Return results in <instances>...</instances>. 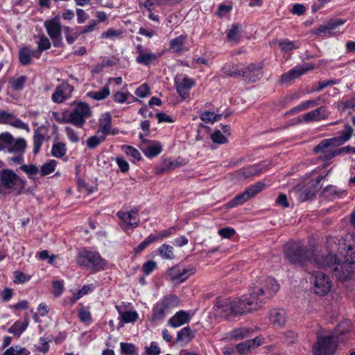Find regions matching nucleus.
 <instances>
[{
    "mask_svg": "<svg viewBox=\"0 0 355 355\" xmlns=\"http://www.w3.org/2000/svg\"><path fill=\"white\" fill-rule=\"evenodd\" d=\"M214 310L216 316L224 318L243 314L238 298L218 299L214 306Z\"/></svg>",
    "mask_w": 355,
    "mask_h": 355,
    "instance_id": "0eeeda50",
    "label": "nucleus"
},
{
    "mask_svg": "<svg viewBox=\"0 0 355 355\" xmlns=\"http://www.w3.org/2000/svg\"><path fill=\"white\" fill-rule=\"evenodd\" d=\"M29 354L30 352L25 347L15 345L7 349L2 355H29Z\"/></svg>",
    "mask_w": 355,
    "mask_h": 355,
    "instance_id": "8fccbe9b",
    "label": "nucleus"
},
{
    "mask_svg": "<svg viewBox=\"0 0 355 355\" xmlns=\"http://www.w3.org/2000/svg\"><path fill=\"white\" fill-rule=\"evenodd\" d=\"M297 195L300 202H304L311 199L315 196V193L308 188L304 187L297 191Z\"/></svg>",
    "mask_w": 355,
    "mask_h": 355,
    "instance_id": "e2e57ef3",
    "label": "nucleus"
},
{
    "mask_svg": "<svg viewBox=\"0 0 355 355\" xmlns=\"http://www.w3.org/2000/svg\"><path fill=\"white\" fill-rule=\"evenodd\" d=\"M158 254L164 259H173L174 258L173 248L168 244H163L157 249Z\"/></svg>",
    "mask_w": 355,
    "mask_h": 355,
    "instance_id": "a18cd8bd",
    "label": "nucleus"
},
{
    "mask_svg": "<svg viewBox=\"0 0 355 355\" xmlns=\"http://www.w3.org/2000/svg\"><path fill=\"white\" fill-rule=\"evenodd\" d=\"M98 134L107 137L110 135L112 126V116L109 112L102 114L98 120Z\"/></svg>",
    "mask_w": 355,
    "mask_h": 355,
    "instance_id": "a878e982",
    "label": "nucleus"
},
{
    "mask_svg": "<svg viewBox=\"0 0 355 355\" xmlns=\"http://www.w3.org/2000/svg\"><path fill=\"white\" fill-rule=\"evenodd\" d=\"M73 90V86L67 82H63L56 87L52 94L51 99L55 103H61L71 97Z\"/></svg>",
    "mask_w": 355,
    "mask_h": 355,
    "instance_id": "f3484780",
    "label": "nucleus"
},
{
    "mask_svg": "<svg viewBox=\"0 0 355 355\" xmlns=\"http://www.w3.org/2000/svg\"><path fill=\"white\" fill-rule=\"evenodd\" d=\"M67 151V145L65 143L58 141L53 144L51 148V155L56 158L63 157Z\"/></svg>",
    "mask_w": 355,
    "mask_h": 355,
    "instance_id": "79ce46f5",
    "label": "nucleus"
},
{
    "mask_svg": "<svg viewBox=\"0 0 355 355\" xmlns=\"http://www.w3.org/2000/svg\"><path fill=\"white\" fill-rule=\"evenodd\" d=\"M121 353L122 355H138V349L134 344L121 343Z\"/></svg>",
    "mask_w": 355,
    "mask_h": 355,
    "instance_id": "3c124183",
    "label": "nucleus"
},
{
    "mask_svg": "<svg viewBox=\"0 0 355 355\" xmlns=\"http://www.w3.org/2000/svg\"><path fill=\"white\" fill-rule=\"evenodd\" d=\"M260 173V168L257 166H250L241 168L236 172V177L239 180L257 175Z\"/></svg>",
    "mask_w": 355,
    "mask_h": 355,
    "instance_id": "473e14b6",
    "label": "nucleus"
},
{
    "mask_svg": "<svg viewBox=\"0 0 355 355\" xmlns=\"http://www.w3.org/2000/svg\"><path fill=\"white\" fill-rule=\"evenodd\" d=\"M286 312L283 309H274L269 312L270 323L277 327H283L286 323Z\"/></svg>",
    "mask_w": 355,
    "mask_h": 355,
    "instance_id": "cd10ccee",
    "label": "nucleus"
},
{
    "mask_svg": "<svg viewBox=\"0 0 355 355\" xmlns=\"http://www.w3.org/2000/svg\"><path fill=\"white\" fill-rule=\"evenodd\" d=\"M284 251L289 261L293 263H310L318 268H331L336 279L342 282L352 277L354 268L355 245H347L345 261L334 257L331 253L323 252L318 248L306 249L300 241L288 243Z\"/></svg>",
    "mask_w": 355,
    "mask_h": 355,
    "instance_id": "f257e3e1",
    "label": "nucleus"
},
{
    "mask_svg": "<svg viewBox=\"0 0 355 355\" xmlns=\"http://www.w3.org/2000/svg\"><path fill=\"white\" fill-rule=\"evenodd\" d=\"M37 52H40V56L43 51L48 50L51 48V42L49 39L44 35L40 36L39 41L37 42Z\"/></svg>",
    "mask_w": 355,
    "mask_h": 355,
    "instance_id": "052dcab7",
    "label": "nucleus"
},
{
    "mask_svg": "<svg viewBox=\"0 0 355 355\" xmlns=\"http://www.w3.org/2000/svg\"><path fill=\"white\" fill-rule=\"evenodd\" d=\"M180 1L181 0H146L144 3V6L150 7L152 5H155L160 9L161 13L166 15L171 7L179 3Z\"/></svg>",
    "mask_w": 355,
    "mask_h": 355,
    "instance_id": "bb28decb",
    "label": "nucleus"
},
{
    "mask_svg": "<svg viewBox=\"0 0 355 355\" xmlns=\"http://www.w3.org/2000/svg\"><path fill=\"white\" fill-rule=\"evenodd\" d=\"M12 137L13 136L8 132H4L0 134V151H7L10 142L12 141Z\"/></svg>",
    "mask_w": 355,
    "mask_h": 355,
    "instance_id": "864d4df0",
    "label": "nucleus"
},
{
    "mask_svg": "<svg viewBox=\"0 0 355 355\" xmlns=\"http://www.w3.org/2000/svg\"><path fill=\"white\" fill-rule=\"evenodd\" d=\"M194 333L189 327H185L177 334L176 341L188 343L194 338Z\"/></svg>",
    "mask_w": 355,
    "mask_h": 355,
    "instance_id": "a19ab883",
    "label": "nucleus"
},
{
    "mask_svg": "<svg viewBox=\"0 0 355 355\" xmlns=\"http://www.w3.org/2000/svg\"><path fill=\"white\" fill-rule=\"evenodd\" d=\"M40 52L31 50L28 47H23L19 51V60L21 64L27 65L31 63L32 58H39Z\"/></svg>",
    "mask_w": 355,
    "mask_h": 355,
    "instance_id": "c85d7f7f",
    "label": "nucleus"
},
{
    "mask_svg": "<svg viewBox=\"0 0 355 355\" xmlns=\"http://www.w3.org/2000/svg\"><path fill=\"white\" fill-rule=\"evenodd\" d=\"M236 350L239 353L241 354H247L249 352H250L252 350H253L252 347L251 346V344L248 340H246L245 342L239 343L236 347Z\"/></svg>",
    "mask_w": 355,
    "mask_h": 355,
    "instance_id": "774afa93",
    "label": "nucleus"
},
{
    "mask_svg": "<svg viewBox=\"0 0 355 355\" xmlns=\"http://www.w3.org/2000/svg\"><path fill=\"white\" fill-rule=\"evenodd\" d=\"M0 123L8 124L14 128L24 130L27 132H30V128L28 123L23 122L12 113L6 111H0Z\"/></svg>",
    "mask_w": 355,
    "mask_h": 355,
    "instance_id": "aec40b11",
    "label": "nucleus"
},
{
    "mask_svg": "<svg viewBox=\"0 0 355 355\" xmlns=\"http://www.w3.org/2000/svg\"><path fill=\"white\" fill-rule=\"evenodd\" d=\"M261 288L263 289L265 298H270L277 293L279 285L274 278L268 277L264 281L263 287Z\"/></svg>",
    "mask_w": 355,
    "mask_h": 355,
    "instance_id": "c756f323",
    "label": "nucleus"
},
{
    "mask_svg": "<svg viewBox=\"0 0 355 355\" xmlns=\"http://www.w3.org/2000/svg\"><path fill=\"white\" fill-rule=\"evenodd\" d=\"M168 311V310L166 309L160 302H157L153 308V321L163 320Z\"/></svg>",
    "mask_w": 355,
    "mask_h": 355,
    "instance_id": "37998d69",
    "label": "nucleus"
},
{
    "mask_svg": "<svg viewBox=\"0 0 355 355\" xmlns=\"http://www.w3.org/2000/svg\"><path fill=\"white\" fill-rule=\"evenodd\" d=\"M136 53H137L136 62L145 66L151 64L157 60L161 55V54L154 53L149 49H145L141 44L137 45Z\"/></svg>",
    "mask_w": 355,
    "mask_h": 355,
    "instance_id": "6ab92c4d",
    "label": "nucleus"
},
{
    "mask_svg": "<svg viewBox=\"0 0 355 355\" xmlns=\"http://www.w3.org/2000/svg\"><path fill=\"white\" fill-rule=\"evenodd\" d=\"M76 262L79 266L86 268L92 272L104 270L107 265L106 261L101 257L98 252L89 251L86 249L79 251Z\"/></svg>",
    "mask_w": 355,
    "mask_h": 355,
    "instance_id": "20e7f679",
    "label": "nucleus"
},
{
    "mask_svg": "<svg viewBox=\"0 0 355 355\" xmlns=\"http://www.w3.org/2000/svg\"><path fill=\"white\" fill-rule=\"evenodd\" d=\"M279 46L283 52H290L293 49H297L300 47L297 42L290 41L287 39L279 41Z\"/></svg>",
    "mask_w": 355,
    "mask_h": 355,
    "instance_id": "09e8293b",
    "label": "nucleus"
},
{
    "mask_svg": "<svg viewBox=\"0 0 355 355\" xmlns=\"http://www.w3.org/2000/svg\"><path fill=\"white\" fill-rule=\"evenodd\" d=\"M252 332L253 329L252 328L242 327L232 330L230 336L232 338L241 340L250 336Z\"/></svg>",
    "mask_w": 355,
    "mask_h": 355,
    "instance_id": "ea45409f",
    "label": "nucleus"
},
{
    "mask_svg": "<svg viewBox=\"0 0 355 355\" xmlns=\"http://www.w3.org/2000/svg\"><path fill=\"white\" fill-rule=\"evenodd\" d=\"M243 314L259 310L264 304V291L259 286L253 287L250 293L238 298Z\"/></svg>",
    "mask_w": 355,
    "mask_h": 355,
    "instance_id": "39448f33",
    "label": "nucleus"
},
{
    "mask_svg": "<svg viewBox=\"0 0 355 355\" xmlns=\"http://www.w3.org/2000/svg\"><path fill=\"white\" fill-rule=\"evenodd\" d=\"M187 41V35H180L172 39L169 42L168 51L178 54L189 51L190 47L186 46Z\"/></svg>",
    "mask_w": 355,
    "mask_h": 355,
    "instance_id": "5701e85b",
    "label": "nucleus"
},
{
    "mask_svg": "<svg viewBox=\"0 0 355 355\" xmlns=\"http://www.w3.org/2000/svg\"><path fill=\"white\" fill-rule=\"evenodd\" d=\"M262 65L261 64H250L240 69V76L247 83H254L262 77Z\"/></svg>",
    "mask_w": 355,
    "mask_h": 355,
    "instance_id": "2eb2a0df",
    "label": "nucleus"
},
{
    "mask_svg": "<svg viewBox=\"0 0 355 355\" xmlns=\"http://www.w3.org/2000/svg\"><path fill=\"white\" fill-rule=\"evenodd\" d=\"M110 94V87L105 85L101 89L94 92H89L86 96L95 101H102L107 98Z\"/></svg>",
    "mask_w": 355,
    "mask_h": 355,
    "instance_id": "e433bc0d",
    "label": "nucleus"
},
{
    "mask_svg": "<svg viewBox=\"0 0 355 355\" xmlns=\"http://www.w3.org/2000/svg\"><path fill=\"white\" fill-rule=\"evenodd\" d=\"M196 85V81L186 76L175 79V86L177 92L182 99L184 100L189 96L190 89Z\"/></svg>",
    "mask_w": 355,
    "mask_h": 355,
    "instance_id": "a211bd4d",
    "label": "nucleus"
},
{
    "mask_svg": "<svg viewBox=\"0 0 355 355\" xmlns=\"http://www.w3.org/2000/svg\"><path fill=\"white\" fill-rule=\"evenodd\" d=\"M52 288L53 295L57 297H60L64 291V281H53L52 282Z\"/></svg>",
    "mask_w": 355,
    "mask_h": 355,
    "instance_id": "338daca9",
    "label": "nucleus"
},
{
    "mask_svg": "<svg viewBox=\"0 0 355 355\" xmlns=\"http://www.w3.org/2000/svg\"><path fill=\"white\" fill-rule=\"evenodd\" d=\"M144 154L148 158L159 155L162 151V146L157 141H147L141 148Z\"/></svg>",
    "mask_w": 355,
    "mask_h": 355,
    "instance_id": "393cba45",
    "label": "nucleus"
},
{
    "mask_svg": "<svg viewBox=\"0 0 355 355\" xmlns=\"http://www.w3.org/2000/svg\"><path fill=\"white\" fill-rule=\"evenodd\" d=\"M353 132V128L350 125H346L343 130L341 131L340 135L338 137H332V139L337 144V145L340 146L350 139Z\"/></svg>",
    "mask_w": 355,
    "mask_h": 355,
    "instance_id": "4c0bfd02",
    "label": "nucleus"
},
{
    "mask_svg": "<svg viewBox=\"0 0 355 355\" xmlns=\"http://www.w3.org/2000/svg\"><path fill=\"white\" fill-rule=\"evenodd\" d=\"M181 165L178 160H173L171 158L165 159L155 168V172L157 174H163L166 171L174 170Z\"/></svg>",
    "mask_w": 355,
    "mask_h": 355,
    "instance_id": "7c9ffc66",
    "label": "nucleus"
},
{
    "mask_svg": "<svg viewBox=\"0 0 355 355\" xmlns=\"http://www.w3.org/2000/svg\"><path fill=\"white\" fill-rule=\"evenodd\" d=\"M64 132L68 139L72 143H77L80 140L79 134L71 127H65Z\"/></svg>",
    "mask_w": 355,
    "mask_h": 355,
    "instance_id": "69168bd1",
    "label": "nucleus"
},
{
    "mask_svg": "<svg viewBox=\"0 0 355 355\" xmlns=\"http://www.w3.org/2000/svg\"><path fill=\"white\" fill-rule=\"evenodd\" d=\"M338 146L332 138L322 140L313 151L322 160H329L340 154L336 147Z\"/></svg>",
    "mask_w": 355,
    "mask_h": 355,
    "instance_id": "1a4fd4ad",
    "label": "nucleus"
},
{
    "mask_svg": "<svg viewBox=\"0 0 355 355\" xmlns=\"http://www.w3.org/2000/svg\"><path fill=\"white\" fill-rule=\"evenodd\" d=\"M116 216L120 219V227L126 233H128L129 230L135 229L139 225L140 219L136 211L121 210L116 213Z\"/></svg>",
    "mask_w": 355,
    "mask_h": 355,
    "instance_id": "f8f14e48",
    "label": "nucleus"
},
{
    "mask_svg": "<svg viewBox=\"0 0 355 355\" xmlns=\"http://www.w3.org/2000/svg\"><path fill=\"white\" fill-rule=\"evenodd\" d=\"M319 99L320 98L318 99H310L306 101H303L297 106L292 108L289 112L286 113V114H293L314 107L319 104Z\"/></svg>",
    "mask_w": 355,
    "mask_h": 355,
    "instance_id": "f704fd0d",
    "label": "nucleus"
},
{
    "mask_svg": "<svg viewBox=\"0 0 355 355\" xmlns=\"http://www.w3.org/2000/svg\"><path fill=\"white\" fill-rule=\"evenodd\" d=\"M119 320L123 323H133L139 318V314L136 311H125L119 310Z\"/></svg>",
    "mask_w": 355,
    "mask_h": 355,
    "instance_id": "58836bf2",
    "label": "nucleus"
},
{
    "mask_svg": "<svg viewBox=\"0 0 355 355\" xmlns=\"http://www.w3.org/2000/svg\"><path fill=\"white\" fill-rule=\"evenodd\" d=\"M44 26L49 36L52 40L55 46H58L62 42L61 37V23L58 17L46 20Z\"/></svg>",
    "mask_w": 355,
    "mask_h": 355,
    "instance_id": "4468645a",
    "label": "nucleus"
},
{
    "mask_svg": "<svg viewBox=\"0 0 355 355\" xmlns=\"http://www.w3.org/2000/svg\"><path fill=\"white\" fill-rule=\"evenodd\" d=\"M229 40L237 42L240 38L239 27L238 25H233L227 33Z\"/></svg>",
    "mask_w": 355,
    "mask_h": 355,
    "instance_id": "0e129e2a",
    "label": "nucleus"
},
{
    "mask_svg": "<svg viewBox=\"0 0 355 355\" xmlns=\"http://www.w3.org/2000/svg\"><path fill=\"white\" fill-rule=\"evenodd\" d=\"M106 137L102 134L98 135V132L96 135L89 137L87 140V146L89 148H94L98 146L102 141L105 139Z\"/></svg>",
    "mask_w": 355,
    "mask_h": 355,
    "instance_id": "5fc2aeb1",
    "label": "nucleus"
},
{
    "mask_svg": "<svg viewBox=\"0 0 355 355\" xmlns=\"http://www.w3.org/2000/svg\"><path fill=\"white\" fill-rule=\"evenodd\" d=\"M266 185L262 182H258L253 185L247 188L242 193L235 196L227 205L229 208H233L241 205L248 201L251 198L256 196L258 193L261 191Z\"/></svg>",
    "mask_w": 355,
    "mask_h": 355,
    "instance_id": "9d476101",
    "label": "nucleus"
},
{
    "mask_svg": "<svg viewBox=\"0 0 355 355\" xmlns=\"http://www.w3.org/2000/svg\"><path fill=\"white\" fill-rule=\"evenodd\" d=\"M64 32L66 40L69 44H73L79 37L78 32L73 31L69 26H64Z\"/></svg>",
    "mask_w": 355,
    "mask_h": 355,
    "instance_id": "680f3d73",
    "label": "nucleus"
},
{
    "mask_svg": "<svg viewBox=\"0 0 355 355\" xmlns=\"http://www.w3.org/2000/svg\"><path fill=\"white\" fill-rule=\"evenodd\" d=\"M345 23L343 19H329L326 24L320 26L315 31V34L323 37H332L336 35L338 31L337 28Z\"/></svg>",
    "mask_w": 355,
    "mask_h": 355,
    "instance_id": "dca6fc26",
    "label": "nucleus"
},
{
    "mask_svg": "<svg viewBox=\"0 0 355 355\" xmlns=\"http://www.w3.org/2000/svg\"><path fill=\"white\" fill-rule=\"evenodd\" d=\"M27 147L26 141L23 138L15 139L12 137V141L8 146L7 152L9 153L23 154Z\"/></svg>",
    "mask_w": 355,
    "mask_h": 355,
    "instance_id": "2f4dec72",
    "label": "nucleus"
},
{
    "mask_svg": "<svg viewBox=\"0 0 355 355\" xmlns=\"http://www.w3.org/2000/svg\"><path fill=\"white\" fill-rule=\"evenodd\" d=\"M28 324L29 320L28 318H25L24 321L17 320L8 329V332L19 337L27 329Z\"/></svg>",
    "mask_w": 355,
    "mask_h": 355,
    "instance_id": "72a5a7b5",
    "label": "nucleus"
},
{
    "mask_svg": "<svg viewBox=\"0 0 355 355\" xmlns=\"http://www.w3.org/2000/svg\"><path fill=\"white\" fill-rule=\"evenodd\" d=\"M352 329L351 321L349 320L341 322L333 332L317 335L315 343L312 347L313 355H334L340 342Z\"/></svg>",
    "mask_w": 355,
    "mask_h": 355,
    "instance_id": "f03ea898",
    "label": "nucleus"
},
{
    "mask_svg": "<svg viewBox=\"0 0 355 355\" xmlns=\"http://www.w3.org/2000/svg\"><path fill=\"white\" fill-rule=\"evenodd\" d=\"M123 149L128 156L132 158V162L135 163L141 159V154L137 149L131 146H124Z\"/></svg>",
    "mask_w": 355,
    "mask_h": 355,
    "instance_id": "13d9d810",
    "label": "nucleus"
},
{
    "mask_svg": "<svg viewBox=\"0 0 355 355\" xmlns=\"http://www.w3.org/2000/svg\"><path fill=\"white\" fill-rule=\"evenodd\" d=\"M313 67L309 64H305L302 66H296L294 68L289 70L288 72L283 73L280 78L282 84H286L299 78L302 75L304 74L307 71L312 69Z\"/></svg>",
    "mask_w": 355,
    "mask_h": 355,
    "instance_id": "4be33fe9",
    "label": "nucleus"
},
{
    "mask_svg": "<svg viewBox=\"0 0 355 355\" xmlns=\"http://www.w3.org/2000/svg\"><path fill=\"white\" fill-rule=\"evenodd\" d=\"M313 67L309 64H305L302 66H296L294 68L289 70L288 72L283 73L280 78L282 84H286L299 78L302 75L304 74L307 71L312 69Z\"/></svg>",
    "mask_w": 355,
    "mask_h": 355,
    "instance_id": "412c9836",
    "label": "nucleus"
},
{
    "mask_svg": "<svg viewBox=\"0 0 355 355\" xmlns=\"http://www.w3.org/2000/svg\"><path fill=\"white\" fill-rule=\"evenodd\" d=\"M194 272L195 268L192 266L185 267L182 264H178L167 271L166 276L173 284H180Z\"/></svg>",
    "mask_w": 355,
    "mask_h": 355,
    "instance_id": "9b49d317",
    "label": "nucleus"
},
{
    "mask_svg": "<svg viewBox=\"0 0 355 355\" xmlns=\"http://www.w3.org/2000/svg\"><path fill=\"white\" fill-rule=\"evenodd\" d=\"M221 115L216 114L214 112L205 111L200 114V119L205 123H214L220 119Z\"/></svg>",
    "mask_w": 355,
    "mask_h": 355,
    "instance_id": "4d7b16f0",
    "label": "nucleus"
},
{
    "mask_svg": "<svg viewBox=\"0 0 355 355\" xmlns=\"http://www.w3.org/2000/svg\"><path fill=\"white\" fill-rule=\"evenodd\" d=\"M329 112L324 106L320 107L314 110L305 113L297 116L293 120V124L302 123H311L313 121H319L327 119Z\"/></svg>",
    "mask_w": 355,
    "mask_h": 355,
    "instance_id": "ddd939ff",
    "label": "nucleus"
},
{
    "mask_svg": "<svg viewBox=\"0 0 355 355\" xmlns=\"http://www.w3.org/2000/svg\"><path fill=\"white\" fill-rule=\"evenodd\" d=\"M222 71L229 76L236 77L240 76V69H237L234 64L232 62H227L225 64L222 68Z\"/></svg>",
    "mask_w": 355,
    "mask_h": 355,
    "instance_id": "6e6d98bb",
    "label": "nucleus"
},
{
    "mask_svg": "<svg viewBox=\"0 0 355 355\" xmlns=\"http://www.w3.org/2000/svg\"><path fill=\"white\" fill-rule=\"evenodd\" d=\"M58 162L55 159L49 160L47 162L42 165L40 169H39L40 176H46L52 173L55 171Z\"/></svg>",
    "mask_w": 355,
    "mask_h": 355,
    "instance_id": "c03bdc74",
    "label": "nucleus"
},
{
    "mask_svg": "<svg viewBox=\"0 0 355 355\" xmlns=\"http://www.w3.org/2000/svg\"><path fill=\"white\" fill-rule=\"evenodd\" d=\"M33 140V151L35 155H37L40 152L41 146L45 140V136L42 132L41 128H37L34 130Z\"/></svg>",
    "mask_w": 355,
    "mask_h": 355,
    "instance_id": "c9c22d12",
    "label": "nucleus"
},
{
    "mask_svg": "<svg viewBox=\"0 0 355 355\" xmlns=\"http://www.w3.org/2000/svg\"><path fill=\"white\" fill-rule=\"evenodd\" d=\"M309 281L312 292L320 297L327 295L333 286L330 277L322 272H312Z\"/></svg>",
    "mask_w": 355,
    "mask_h": 355,
    "instance_id": "423d86ee",
    "label": "nucleus"
},
{
    "mask_svg": "<svg viewBox=\"0 0 355 355\" xmlns=\"http://www.w3.org/2000/svg\"><path fill=\"white\" fill-rule=\"evenodd\" d=\"M20 169L25 173L29 179L35 180V175L40 173L38 167L34 164H24L21 166Z\"/></svg>",
    "mask_w": 355,
    "mask_h": 355,
    "instance_id": "49530a36",
    "label": "nucleus"
},
{
    "mask_svg": "<svg viewBox=\"0 0 355 355\" xmlns=\"http://www.w3.org/2000/svg\"><path fill=\"white\" fill-rule=\"evenodd\" d=\"M95 286L94 284H88L83 286L81 289L75 293L71 298L72 302H76L84 295L92 292Z\"/></svg>",
    "mask_w": 355,
    "mask_h": 355,
    "instance_id": "603ef678",
    "label": "nucleus"
},
{
    "mask_svg": "<svg viewBox=\"0 0 355 355\" xmlns=\"http://www.w3.org/2000/svg\"><path fill=\"white\" fill-rule=\"evenodd\" d=\"M160 302L166 309L169 310L171 309L177 307L179 305L180 300L177 296L171 295L164 297L160 301Z\"/></svg>",
    "mask_w": 355,
    "mask_h": 355,
    "instance_id": "de8ad7c7",
    "label": "nucleus"
},
{
    "mask_svg": "<svg viewBox=\"0 0 355 355\" xmlns=\"http://www.w3.org/2000/svg\"><path fill=\"white\" fill-rule=\"evenodd\" d=\"M92 116V111L85 102H79L71 112L69 113L70 123L81 128L84 126L86 120Z\"/></svg>",
    "mask_w": 355,
    "mask_h": 355,
    "instance_id": "6e6552de",
    "label": "nucleus"
},
{
    "mask_svg": "<svg viewBox=\"0 0 355 355\" xmlns=\"http://www.w3.org/2000/svg\"><path fill=\"white\" fill-rule=\"evenodd\" d=\"M78 318L81 322L88 325L92 324V318L91 312L85 307L80 309L78 311Z\"/></svg>",
    "mask_w": 355,
    "mask_h": 355,
    "instance_id": "bf43d9fd",
    "label": "nucleus"
},
{
    "mask_svg": "<svg viewBox=\"0 0 355 355\" xmlns=\"http://www.w3.org/2000/svg\"><path fill=\"white\" fill-rule=\"evenodd\" d=\"M191 320V315L187 311L181 310L172 316L168 320V324L173 327L178 328L185 324H187Z\"/></svg>",
    "mask_w": 355,
    "mask_h": 355,
    "instance_id": "b1692460",
    "label": "nucleus"
},
{
    "mask_svg": "<svg viewBox=\"0 0 355 355\" xmlns=\"http://www.w3.org/2000/svg\"><path fill=\"white\" fill-rule=\"evenodd\" d=\"M26 180L12 170L3 169L0 173V195H20L24 190Z\"/></svg>",
    "mask_w": 355,
    "mask_h": 355,
    "instance_id": "7ed1b4c3",
    "label": "nucleus"
}]
</instances>
